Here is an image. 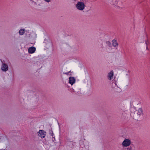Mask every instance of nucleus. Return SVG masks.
I'll use <instances>...</instances> for the list:
<instances>
[{
    "label": "nucleus",
    "instance_id": "obj_16",
    "mask_svg": "<svg viewBox=\"0 0 150 150\" xmlns=\"http://www.w3.org/2000/svg\"><path fill=\"white\" fill-rule=\"evenodd\" d=\"M107 44L109 45H110L111 43L109 42H107Z\"/></svg>",
    "mask_w": 150,
    "mask_h": 150
},
{
    "label": "nucleus",
    "instance_id": "obj_18",
    "mask_svg": "<svg viewBox=\"0 0 150 150\" xmlns=\"http://www.w3.org/2000/svg\"><path fill=\"white\" fill-rule=\"evenodd\" d=\"M146 49L147 50H148V48L147 46H146Z\"/></svg>",
    "mask_w": 150,
    "mask_h": 150
},
{
    "label": "nucleus",
    "instance_id": "obj_12",
    "mask_svg": "<svg viewBox=\"0 0 150 150\" xmlns=\"http://www.w3.org/2000/svg\"><path fill=\"white\" fill-rule=\"evenodd\" d=\"M64 74H66L67 75H69V76H71V71H70L64 73Z\"/></svg>",
    "mask_w": 150,
    "mask_h": 150
},
{
    "label": "nucleus",
    "instance_id": "obj_10",
    "mask_svg": "<svg viewBox=\"0 0 150 150\" xmlns=\"http://www.w3.org/2000/svg\"><path fill=\"white\" fill-rule=\"evenodd\" d=\"M25 32L24 29H21L19 30V35H23Z\"/></svg>",
    "mask_w": 150,
    "mask_h": 150
},
{
    "label": "nucleus",
    "instance_id": "obj_7",
    "mask_svg": "<svg viewBox=\"0 0 150 150\" xmlns=\"http://www.w3.org/2000/svg\"><path fill=\"white\" fill-rule=\"evenodd\" d=\"M36 48L34 47H29L28 49V53L30 54H32L35 52Z\"/></svg>",
    "mask_w": 150,
    "mask_h": 150
},
{
    "label": "nucleus",
    "instance_id": "obj_9",
    "mask_svg": "<svg viewBox=\"0 0 150 150\" xmlns=\"http://www.w3.org/2000/svg\"><path fill=\"white\" fill-rule=\"evenodd\" d=\"M75 79L74 78V77H70L69 79V83L72 85L73 84H74L75 82Z\"/></svg>",
    "mask_w": 150,
    "mask_h": 150
},
{
    "label": "nucleus",
    "instance_id": "obj_8",
    "mask_svg": "<svg viewBox=\"0 0 150 150\" xmlns=\"http://www.w3.org/2000/svg\"><path fill=\"white\" fill-rule=\"evenodd\" d=\"M1 69L2 71H6L8 70V66L6 64H4L2 65Z\"/></svg>",
    "mask_w": 150,
    "mask_h": 150
},
{
    "label": "nucleus",
    "instance_id": "obj_6",
    "mask_svg": "<svg viewBox=\"0 0 150 150\" xmlns=\"http://www.w3.org/2000/svg\"><path fill=\"white\" fill-rule=\"evenodd\" d=\"M114 76V72L113 71H111L108 73V79L109 80H111L113 79Z\"/></svg>",
    "mask_w": 150,
    "mask_h": 150
},
{
    "label": "nucleus",
    "instance_id": "obj_1",
    "mask_svg": "<svg viewBox=\"0 0 150 150\" xmlns=\"http://www.w3.org/2000/svg\"><path fill=\"white\" fill-rule=\"evenodd\" d=\"M78 2L76 5V8L80 11L83 10L86 7V4L88 2V0H77Z\"/></svg>",
    "mask_w": 150,
    "mask_h": 150
},
{
    "label": "nucleus",
    "instance_id": "obj_4",
    "mask_svg": "<svg viewBox=\"0 0 150 150\" xmlns=\"http://www.w3.org/2000/svg\"><path fill=\"white\" fill-rule=\"evenodd\" d=\"M108 2L109 3L115 7H116L118 6V1L117 0H108Z\"/></svg>",
    "mask_w": 150,
    "mask_h": 150
},
{
    "label": "nucleus",
    "instance_id": "obj_15",
    "mask_svg": "<svg viewBox=\"0 0 150 150\" xmlns=\"http://www.w3.org/2000/svg\"><path fill=\"white\" fill-rule=\"evenodd\" d=\"M44 0L47 2H49L51 0Z\"/></svg>",
    "mask_w": 150,
    "mask_h": 150
},
{
    "label": "nucleus",
    "instance_id": "obj_5",
    "mask_svg": "<svg viewBox=\"0 0 150 150\" xmlns=\"http://www.w3.org/2000/svg\"><path fill=\"white\" fill-rule=\"evenodd\" d=\"M38 134L41 138H44L46 135V132L42 130H40L38 132Z\"/></svg>",
    "mask_w": 150,
    "mask_h": 150
},
{
    "label": "nucleus",
    "instance_id": "obj_17",
    "mask_svg": "<svg viewBox=\"0 0 150 150\" xmlns=\"http://www.w3.org/2000/svg\"><path fill=\"white\" fill-rule=\"evenodd\" d=\"M51 132H51V133L50 132V133H51V135L52 136H53V134H53V133L52 132V131H51Z\"/></svg>",
    "mask_w": 150,
    "mask_h": 150
},
{
    "label": "nucleus",
    "instance_id": "obj_13",
    "mask_svg": "<svg viewBox=\"0 0 150 150\" xmlns=\"http://www.w3.org/2000/svg\"><path fill=\"white\" fill-rule=\"evenodd\" d=\"M117 86L116 84L115 83H113L112 84V86L113 87H115L116 86Z\"/></svg>",
    "mask_w": 150,
    "mask_h": 150
},
{
    "label": "nucleus",
    "instance_id": "obj_3",
    "mask_svg": "<svg viewBox=\"0 0 150 150\" xmlns=\"http://www.w3.org/2000/svg\"><path fill=\"white\" fill-rule=\"evenodd\" d=\"M131 143L130 140L128 139H126L124 140L122 143V146L124 147H127L129 146Z\"/></svg>",
    "mask_w": 150,
    "mask_h": 150
},
{
    "label": "nucleus",
    "instance_id": "obj_11",
    "mask_svg": "<svg viewBox=\"0 0 150 150\" xmlns=\"http://www.w3.org/2000/svg\"><path fill=\"white\" fill-rule=\"evenodd\" d=\"M112 45L114 47H116L118 45V44L117 43L116 40H112Z\"/></svg>",
    "mask_w": 150,
    "mask_h": 150
},
{
    "label": "nucleus",
    "instance_id": "obj_2",
    "mask_svg": "<svg viewBox=\"0 0 150 150\" xmlns=\"http://www.w3.org/2000/svg\"><path fill=\"white\" fill-rule=\"evenodd\" d=\"M143 112L142 109L141 108H140L135 111L132 115L134 119L136 120H138L139 117L143 115Z\"/></svg>",
    "mask_w": 150,
    "mask_h": 150
},
{
    "label": "nucleus",
    "instance_id": "obj_14",
    "mask_svg": "<svg viewBox=\"0 0 150 150\" xmlns=\"http://www.w3.org/2000/svg\"><path fill=\"white\" fill-rule=\"evenodd\" d=\"M148 43H149V40L148 39H147V40H146L145 41V44L146 45V46L148 45Z\"/></svg>",
    "mask_w": 150,
    "mask_h": 150
}]
</instances>
